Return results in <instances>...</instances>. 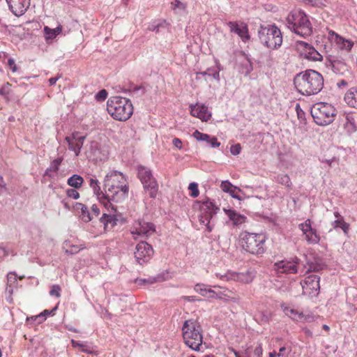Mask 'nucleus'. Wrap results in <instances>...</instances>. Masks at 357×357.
<instances>
[{
  "instance_id": "obj_1",
  "label": "nucleus",
  "mask_w": 357,
  "mask_h": 357,
  "mask_svg": "<svg viewBox=\"0 0 357 357\" xmlns=\"http://www.w3.org/2000/svg\"><path fill=\"white\" fill-rule=\"evenodd\" d=\"M294 84L300 93L311 96L318 93L322 89L324 78L319 73L307 70L295 76Z\"/></svg>"
},
{
  "instance_id": "obj_2",
  "label": "nucleus",
  "mask_w": 357,
  "mask_h": 357,
  "mask_svg": "<svg viewBox=\"0 0 357 357\" xmlns=\"http://www.w3.org/2000/svg\"><path fill=\"white\" fill-rule=\"evenodd\" d=\"M184 343L194 351H201L203 343L202 329L200 324L194 319L184 321L182 327Z\"/></svg>"
},
{
  "instance_id": "obj_3",
  "label": "nucleus",
  "mask_w": 357,
  "mask_h": 357,
  "mask_svg": "<svg viewBox=\"0 0 357 357\" xmlns=\"http://www.w3.org/2000/svg\"><path fill=\"white\" fill-rule=\"evenodd\" d=\"M287 27L295 33L303 37L309 36L312 33V26L307 15L302 10H293L286 19Z\"/></svg>"
},
{
  "instance_id": "obj_4",
  "label": "nucleus",
  "mask_w": 357,
  "mask_h": 357,
  "mask_svg": "<svg viewBox=\"0 0 357 357\" xmlns=\"http://www.w3.org/2000/svg\"><path fill=\"white\" fill-rule=\"evenodd\" d=\"M258 37L264 46L268 49L279 48L282 43V36L280 30L273 24L261 26L258 30Z\"/></svg>"
},
{
  "instance_id": "obj_5",
  "label": "nucleus",
  "mask_w": 357,
  "mask_h": 357,
  "mask_svg": "<svg viewBox=\"0 0 357 357\" xmlns=\"http://www.w3.org/2000/svg\"><path fill=\"white\" fill-rule=\"evenodd\" d=\"M311 115L317 125L326 126L335 120L336 109L329 103L317 102L312 107Z\"/></svg>"
},
{
  "instance_id": "obj_6",
  "label": "nucleus",
  "mask_w": 357,
  "mask_h": 357,
  "mask_svg": "<svg viewBox=\"0 0 357 357\" xmlns=\"http://www.w3.org/2000/svg\"><path fill=\"white\" fill-rule=\"evenodd\" d=\"M243 248L253 255H260L264 252L266 236L263 234L243 231L240 235Z\"/></svg>"
},
{
  "instance_id": "obj_7",
  "label": "nucleus",
  "mask_w": 357,
  "mask_h": 357,
  "mask_svg": "<svg viewBox=\"0 0 357 357\" xmlns=\"http://www.w3.org/2000/svg\"><path fill=\"white\" fill-rule=\"evenodd\" d=\"M133 112L130 100L120 96H113V119L123 121L128 120Z\"/></svg>"
},
{
  "instance_id": "obj_8",
  "label": "nucleus",
  "mask_w": 357,
  "mask_h": 357,
  "mask_svg": "<svg viewBox=\"0 0 357 357\" xmlns=\"http://www.w3.org/2000/svg\"><path fill=\"white\" fill-rule=\"evenodd\" d=\"M137 176L143 184L144 190L149 192L150 197L155 198L158 191V184L151 170L144 166H138Z\"/></svg>"
},
{
  "instance_id": "obj_9",
  "label": "nucleus",
  "mask_w": 357,
  "mask_h": 357,
  "mask_svg": "<svg viewBox=\"0 0 357 357\" xmlns=\"http://www.w3.org/2000/svg\"><path fill=\"white\" fill-rule=\"evenodd\" d=\"M109 176V174L105 176L102 190H101L97 179L91 178L89 181V185L93 189V193L96 195L99 202L107 209L112 207V199L107 193L112 191V185H109L107 183Z\"/></svg>"
},
{
  "instance_id": "obj_10",
  "label": "nucleus",
  "mask_w": 357,
  "mask_h": 357,
  "mask_svg": "<svg viewBox=\"0 0 357 357\" xmlns=\"http://www.w3.org/2000/svg\"><path fill=\"white\" fill-rule=\"evenodd\" d=\"M129 188L124 176L113 171V202H122L128 197Z\"/></svg>"
},
{
  "instance_id": "obj_11",
  "label": "nucleus",
  "mask_w": 357,
  "mask_h": 357,
  "mask_svg": "<svg viewBox=\"0 0 357 357\" xmlns=\"http://www.w3.org/2000/svg\"><path fill=\"white\" fill-rule=\"evenodd\" d=\"M195 204L199 205L201 211L199 222L205 225L208 231L211 232L213 228V225L211 224V220L216 214L219 208L215 206L208 198L204 201H197Z\"/></svg>"
},
{
  "instance_id": "obj_12",
  "label": "nucleus",
  "mask_w": 357,
  "mask_h": 357,
  "mask_svg": "<svg viewBox=\"0 0 357 357\" xmlns=\"http://www.w3.org/2000/svg\"><path fill=\"white\" fill-rule=\"evenodd\" d=\"M155 231V226L151 222H148L142 220L135 221L130 229L134 238L138 237H149L153 235Z\"/></svg>"
},
{
  "instance_id": "obj_13",
  "label": "nucleus",
  "mask_w": 357,
  "mask_h": 357,
  "mask_svg": "<svg viewBox=\"0 0 357 357\" xmlns=\"http://www.w3.org/2000/svg\"><path fill=\"white\" fill-rule=\"evenodd\" d=\"M134 255L136 261L143 265L151 259L153 255V249L150 244L141 241L136 245Z\"/></svg>"
},
{
  "instance_id": "obj_14",
  "label": "nucleus",
  "mask_w": 357,
  "mask_h": 357,
  "mask_svg": "<svg viewBox=\"0 0 357 357\" xmlns=\"http://www.w3.org/2000/svg\"><path fill=\"white\" fill-rule=\"evenodd\" d=\"M320 278L315 275H310L306 277L300 282L303 289V294L309 296H317L319 294Z\"/></svg>"
},
{
  "instance_id": "obj_15",
  "label": "nucleus",
  "mask_w": 357,
  "mask_h": 357,
  "mask_svg": "<svg viewBox=\"0 0 357 357\" xmlns=\"http://www.w3.org/2000/svg\"><path fill=\"white\" fill-rule=\"evenodd\" d=\"M298 228L302 231L306 241L309 244L315 245L319 243L321 237L316 229L312 227L310 219H307L304 222L299 224Z\"/></svg>"
},
{
  "instance_id": "obj_16",
  "label": "nucleus",
  "mask_w": 357,
  "mask_h": 357,
  "mask_svg": "<svg viewBox=\"0 0 357 357\" xmlns=\"http://www.w3.org/2000/svg\"><path fill=\"white\" fill-rule=\"evenodd\" d=\"M300 263V259L295 257L292 261L282 260L275 264V269L281 273L294 274L298 272L297 266Z\"/></svg>"
},
{
  "instance_id": "obj_17",
  "label": "nucleus",
  "mask_w": 357,
  "mask_h": 357,
  "mask_svg": "<svg viewBox=\"0 0 357 357\" xmlns=\"http://www.w3.org/2000/svg\"><path fill=\"white\" fill-rule=\"evenodd\" d=\"M12 13L20 17L24 15L30 6V0H6Z\"/></svg>"
},
{
  "instance_id": "obj_18",
  "label": "nucleus",
  "mask_w": 357,
  "mask_h": 357,
  "mask_svg": "<svg viewBox=\"0 0 357 357\" xmlns=\"http://www.w3.org/2000/svg\"><path fill=\"white\" fill-rule=\"evenodd\" d=\"M227 26L231 33L237 34L243 42L250 40L248 28L246 24L243 22H229Z\"/></svg>"
},
{
  "instance_id": "obj_19",
  "label": "nucleus",
  "mask_w": 357,
  "mask_h": 357,
  "mask_svg": "<svg viewBox=\"0 0 357 357\" xmlns=\"http://www.w3.org/2000/svg\"><path fill=\"white\" fill-rule=\"evenodd\" d=\"M304 266L307 268V271L305 272L307 273L312 271L318 272L322 271L326 268V265L321 257L310 255L307 258L306 265Z\"/></svg>"
},
{
  "instance_id": "obj_20",
  "label": "nucleus",
  "mask_w": 357,
  "mask_h": 357,
  "mask_svg": "<svg viewBox=\"0 0 357 357\" xmlns=\"http://www.w3.org/2000/svg\"><path fill=\"white\" fill-rule=\"evenodd\" d=\"M190 109L191 114L203 121H207L211 117V114L208 111L207 107L204 105H191Z\"/></svg>"
},
{
  "instance_id": "obj_21",
  "label": "nucleus",
  "mask_w": 357,
  "mask_h": 357,
  "mask_svg": "<svg viewBox=\"0 0 357 357\" xmlns=\"http://www.w3.org/2000/svg\"><path fill=\"white\" fill-rule=\"evenodd\" d=\"M329 40L335 43L337 47L342 50H350L353 47V43L341 37L333 31L328 33Z\"/></svg>"
},
{
  "instance_id": "obj_22",
  "label": "nucleus",
  "mask_w": 357,
  "mask_h": 357,
  "mask_svg": "<svg viewBox=\"0 0 357 357\" xmlns=\"http://www.w3.org/2000/svg\"><path fill=\"white\" fill-rule=\"evenodd\" d=\"M192 136L197 141L206 142L212 148H217L220 145V143L218 142L215 137H211L209 135L201 132L197 130L193 132Z\"/></svg>"
},
{
  "instance_id": "obj_23",
  "label": "nucleus",
  "mask_w": 357,
  "mask_h": 357,
  "mask_svg": "<svg viewBox=\"0 0 357 357\" xmlns=\"http://www.w3.org/2000/svg\"><path fill=\"white\" fill-rule=\"evenodd\" d=\"M328 67H330L332 70L337 75H344L349 71L348 66L340 60H330Z\"/></svg>"
},
{
  "instance_id": "obj_24",
  "label": "nucleus",
  "mask_w": 357,
  "mask_h": 357,
  "mask_svg": "<svg viewBox=\"0 0 357 357\" xmlns=\"http://www.w3.org/2000/svg\"><path fill=\"white\" fill-rule=\"evenodd\" d=\"M281 308L282 309L284 314L288 316L289 318L296 320V321H301L303 319H306V317L303 314V312H298L297 310L290 307L285 305L284 304L281 305Z\"/></svg>"
},
{
  "instance_id": "obj_25",
  "label": "nucleus",
  "mask_w": 357,
  "mask_h": 357,
  "mask_svg": "<svg viewBox=\"0 0 357 357\" xmlns=\"http://www.w3.org/2000/svg\"><path fill=\"white\" fill-rule=\"evenodd\" d=\"M303 44L304 54L307 59L314 61L322 60V55L318 51H317L312 45L305 43H304Z\"/></svg>"
},
{
  "instance_id": "obj_26",
  "label": "nucleus",
  "mask_w": 357,
  "mask_h": 357,
  "mask_svg": "<svg viewBox=\"0 0 357 357\" xmlns=\"http://www.w3.org/2000/svg\"><path fill=\"white\" fill-rule=\"evenodd\" d=\"M346 103L351 107L357 109V86L351 87L344 95Z\"/></svg>"
},
{
  "instance_id": "obj_27",
  "label": "nucleus",
  "mask_w": 357,
  "mask_h": 357,
  "mask_svg": "<svg viewBox=\"0 0 357 357\" xmlns=\"http://www.w3.org/2000/svg\"><path fill=\"white\" fill-rule=\"evenodd\" d=\"M165 280L162 274H159L155 277H149L146 279L137 278L135 280V284L139 286H149L156 282H161Z\"/></svg>"
},
{
  "instance_id": "obj_28",
  "label": "nucleus",
  "mask_w": 357,
  "mask_h": 357,
  "mask_svg": "<svg viewBox=\"0 0 357 357\" xmlns=\"http://www.w3.org/2000/svg\"><path fill=\"white\" fill-rule=\"evenodd\" d=\"M225 213L229 217V218L233 222L234 225H240L245 222L246 218L244 215H242L238 213H236L234 210L231 209H224Z\"/></svg>"
},
{
  "instance_id": "obj_29",
  "label": "nucleus",
  "mask_w": 357,
  "mask_h": 357,
  "mask_svg": "<svg viewBox=\"0 0 357 357\" xmlns=\"http://www.w3.org/2000/svg\"><path fill=\"white\" fill-rule=\"evenodd\" d=\"M75 208L77 211H80L79 216L84 222H89L92 220V216L85 204L77 202L75 205Z\"/></svg>"
},
{
  "instance_id": "obj_30",
  "label": "nucleus",
  "mask_w": 357,
  "mask_h": 357,
  "mask_svg": "<svg viewBox=\"0 0 357 357\" xmlns=\"http://www.w3.org/2000/svg\"><path fill=\"white\" fill-rule=\"evenodd\" d=\"M62 26H58L55 29H51L47 26L44 27V33L46 40H53L61 33Z\"/></svg>"
},
{
  "instance_id": "obj_31",
  "label": "nucleus",
  "mask_w": 357,
  "mask_h": 357,
  "mask_svg": "<svg viewBox=\"0 0 357 357\" xmlns=\"http://www.w3.org/2000/svg\"><path fill=\"white\" fill-rule=\"evenodd\" d=\"M83 183L84 178L78 174H73L72 176L69 177L67 181L68 185L75 189L81 188Z\"/></svg>"
},
{
  "instance_id": "obj_32",
  "label": "nucleus",
  "mask_w": 357,
  "mask_h": 357,
  "mask_svg": "<svg viewBox=\"0 0 357 357\" xmlns=\"http://www.w3.org/2000/svg\"><path fill=\"white\" fill-rule=\"evenodd\" d=\"M57 310V306H55L52 310H45L40 314L36 315L35 317H32L31 319H33L35 321H38V324H40L43 322L46 319V317L47 315H54L56 310Z\"/></svg>"
},
{
  "instance_id": "obj_33",
  "label": "nucleus",
  "mask_w": 357,
  "mask_h": 357,
  "mask_svg": "<svg viewBox=\"0 0 357 357\" xmlns=\"http://www.w3.org/2000/svg\"><path fill=\"white\" fill-rule=\"evenodd\" d=\"M332 226L334 229L341 228L344 234H347L349 229V225L344 221V218H340L334 220L332 222Z\"/></svg>"
},
{
  "instance_id": "obj_34",
  "label": "nucleus",
  "mask_w": 357,
  "mask_h": 357,
  "mask_svg": "<svg viewBox=\"0 0 357 357\" xmlns=\"http://www.w3.org/2000/svg\"><path fill=\"white\" fill-rule=\"evenodd\" d=\"M220 187L222 191L229 192L232 197L239 199L234 193L236 188L234 187L230 182L227 181H222Z\"/></svg>"
},
{
  "instance_id": "obj_35",
  "label": "nucleus",
  "mask_w": 357,
  "mask_h": 357,
  "mask_svg": "<svg viewBox=\"0 0 357 357\" xmlns=\"http://www.w3.org/2000/svg\"><path fill=\"white\" fill-rule=\"evenodd\" d=\"M275 181L277 183L284 185L288 189H291L292 183L289 176L287 174H279L276 176Z\"/></svg>"
},
{
  "instance_id": "obj_36",
  "label": "nucleus",
  "mask_w": 357,
  "mask_h": 357,
  "mask_svg": "<svg viewBox=\"0 0 357 357\" xmlns=\"http://www.w3.org/2000/svg\"><path fill=\"white\" fill-rule=\"evenodd\" d=\"M346 122L344 123V128L348 132H352L356 130V121L354 118L351 115L347 114L345 116Z\"/></svg>"
},
{
  "instance_id": "obj_37",
  "label": "nucleus",
  "mask_w": 357,
  "mask_h": 357,
  "mask_svg": "<svg viewBox=\"0 0 357 357\" xmlns=\"http://www.w3.org/2000/svg\"><path fill=\"white\" fill-rule=\"evenodd\" d=\"M63 161V158L59 157L54 159L50 164V167L45 171V175H49V172H57L59 168V165Z\"/></svg>"
},
{
  "instance_id": "obj_38",
  "label": "nucleus",
  "mask_w": 357,
  "mask_h": 357,
  "mask_svg": "<svg viewBox=\"0 0 357 357\" xmlns=\"http://www.w3.org/2000/svg\"><path fill=\"white\" fill-rule=\"evenodd\" d=\"M126 222V218L121 213L117 212L116 209L113 207V226Z\"/></svg>"
},
{
  "instance_id": "obj_39",
  "label": "nucleus",
  "mask_w": 357,
  "mask_h": 357,
  "mask_svg": "<svg viewBox=\"0 0 357 357\" xmlns=\"http://www.w3.org/2000/svg\"><path fill=\"white\" fill-rule=\"evenodd\" d=\"M71 344H72V346L73 347H79L81 349V351L84 352V353H86V354H91L92 353V349L90 347H89L88 345L84 344V343H81L78 341H76V340H71Z\"/></svg>"
},
{
  "instance_id": "obj_40",
  "label": "nucleus",
  "mask_w": 357,
  "mask_h": 357,
  "mask_svg": "<svg viewBox=\"0 0 357 357\" xmlns=\"http://www.w3.org/2000/svg\"><path fill=\"white\" fill-rule=\"evenodd\" d=\"M199 75L203 76L208 75V77H213L214 79L220 80V73L218 70H213L212 68H208L206 71L199 73Z\"/></svg>"
},
{
  "instance_id": "obj_41",
  "label": "nucleus",
  "mask_w": 357,
  "mask_h": 357,
  "mask_svg": "<svg viewBox=\"0 0 357 357\" xmlns=\"http://www.w3.org/2000/svg\"><path fill=\"white\" fill-rule=\"evenodd\" d=\"M10 86L11 84L9 82H6L0 88V95L4 98H8V95L10 92Z\"/></svg>"
},
{
  "instance_id": "obj_42",
  "label": "nucleus",
  "mask_w": 357,
  "mask_h": 357,
  "mask_svg": "<svg viewBox=\"0 0 357 357\" xmlns=\"http://www.w3.org/2000/svg\"><path fill=\"white\" fill-rule=\"evenodd\" d=\"M188 190H190V195L193 197V198H195L197 197H198L199 194V191L198 190V185L197 183H190L189 184V186H188Z\"/></svg>"
},
{
  "instance_id": "obj_43",
  "label": "nucleus",
  "mask_w": 357,
  "mask_h": 357,
  "mask_svg": "<svg viewBox=\"0 0 357 357\" xmlns=\"http://www.w3.org/2000/svg\"><path fill=\"white\" fill-rule=\"evenodd\" d=\"M195 291L199 294H200L203 296H206L208 295V289H207L206 285L203 284H197L195 286Z\"/></svg>"
},
{
  "instance_id": "obj_44",
  "label": "nucleus",
  "mask_w": 357,
  "mask_h": 357,
  "mask_svg": "<svg viewBox=\"0 0 357 357\" xmlns=\"http://www.w3.org/2000/svg\"><path fill=\"white\" fill-rule=\"evenodd\" d=\"M17 284V280L16 278V274L15 272H9L7 275V284L8 285L16 286Z\"/></svg>"
},
{
  "instance_id": "obj_45",
  "label": "nucleus",
  "mask_w": 357,
  "mask_h": 357,
  "mask_svg": "<svg viewBox=\"0 0 357 357\" xmlns=\"http://www.w3.org/2000/svg\"><path fill=\"white\" fill-rule=\"evenodd\" d=\"M61 287L58 284H54L52 285L50 291V295L52 296H55L56 298H59L61 296Z\"/></svg>"
},
{
  "instance_id": "obj_46",
  "label": "nucleus",
  "mask_w": 357,
  "mask_h": 357,
  "mask_svg": "<svg viewBox=\"0 0 357 357\" xmlns=\"http://www.w3.org/2000/svg\"><path fill=\"white\" fill-rule=\"evenodd\" d=\"M66 195L68 197L73 198L74 199H77L79 198V193L74 188L68 189L66 190Z\"/></svg>"
},
{
  "instance_id": "obj_47",
  "label": "nucleus",
  "mask_w": 357,
  "mask_h": 357,
  "mask_svg": "<svg viewBox=\"0 0 357 357\" xmlns=\"http://www.w3.org/2000/svg\"><path fill=\"white\" fill-rule=\"evenodd\" d=\"M107 94L105 89H102L96 95V100L98 102L104 101L107 98Z\"/></svg>"
},
{
  "instance_id": "obj_48",
  "label": "nucleus",
  "mask_w": 357,
  "mask_h": 357,
  "mask_svg": "<svg viewBox=\"0 0 357 357\" xmlns=\"http://www.w3.org/2000/svg\"><path fill=\"white\" fill-rule=\"evenodd\" d=\"M235 277H236L237 280H241L245 283H249L252 280L250 275L244 273L237 274Z\"/></svg>"
},
{
  "instance_id": "obj_49",
  "label": "nucleus",
  "mask_w": 357,
  "mask_h": 357,
  "mask_svg": "<svg viewBox=\"0 0 357 357\" xmlns=\"http://www.w3.org/2000/svg\"><path fill=\"white\" fill-rule=\"evenodd\" d=\"M65 140L68 144V149L74 151V153L76 154V148L77 146L76 143L71 139L70 136L66 137Z\"/></svg>"
},
{
  "instance_id": "obj_50",
  "label": "nucleus",
  "mask_w": 357,
  "mask_h": 357,
  "mask_svg": "<svg viewBox=\"0 0 357 357\" xmlns=\"http://www.w3.org/2000/svg\"><path fill=\"white\" fill-rule=\"evenodd\" d=\"M165 24V22L158 23V24H152L149 25L148 29L151 31H155L156 33H158L160 31V29L161 27H163Z\"/></svg>"
},
{
  "instance_id": "obj_51",
  "label": "nucleus",
  "mask_w": 357,
  "mask_h": 357,
  "mask_svg": "<svg viewBox=\"0 0 357 357\" xmlns=\"http://www.w3.org/2000/svg\"><path fill=\"white\" fill-rule=\"evenodd\" d=\"M302 1L312 6L319 7L324 5V0H302Z\"/></svg>"
},
{
  "instance_id": "obj_52",
  "label": "nucleus",
  "mask_w": 357,
  "mask_h": 357,
  "mask_svg": "<svg viewBox=\"0 0 357 357\" xmlns=\"http://www.w3.org/2000/svg\"><path fill=\"white\" fill-rule=\"evenodd\" d=\"M100 222L104 224L105 227L108 223H112V215L104 213L102 216L100 218Z\"/></svg>"
},
{
  "instance_id": "obj_53",
  "label": "nucleus",
  "mask_w": 357,
  "mask_h": 357,
  "mask_svg": "<svg viewBox=\"0 0 357 357\" xmlns=\"http://www.w3.org/2000/svg\"><path fill=\"white\" fill-rule=\"evenodd\" d=\"M172 8L175 10L178 8L181 10H184L186 8L185 4L180 1L179 0H175L174 3H172Z\"/></svg>"
},
{
  "instance_id": "obj_54",
  "label": "nucleus",
  "mask_w": 357,
  "mask_h": 357,
  "mask_svg": "<svg viewBox=\"0 0 357 357\" xmlns=\"http://www.w3.org/2000/svg\"><path fill=\"white\" fill-rule=\"evenodd\" d=\"M85 139H86L85 137H82V138H79V139H77L78 141H75V142L77 145V148H76V156H78L79 155L81 149L82 148V146H83Z\"/></svg>"
},
{
  "instance_id": "obj_55",
  "label": "nucleus",
  "mask_w": 357,
  "mask_h": 357,
  "mask_svg": "<svg viewBox=\"0 0 357 357\" xmlns=\"http://www.w3.org/2000/svg\"><path fill=\"white\" fill-rule=\"evenodd\" d=\"M241 147L239 144L233 145L230 148L231 153L234 155H237L241 153Z\"/></svg>"
},
{
  "instance_id": "obj_56",
  "label": "nucleus",
  "mask_w": 357,
  "mask_h": 357,
  "mask_svg": "<svg viewBox=\"0 0 357 357\" xmlns=\"http://www.w3.org/2000/svg\"><path fill=\"white\" fill-rule=\"evenodd\" d=\"M230 293H231V291L228 289H226L223 291H216V294L218 295V296H216V298L222 299V298H223L224 296L230 297V296H229Z\"/></svg>"
},
{
  "instance_id": "obj_57",
  "label": "nucleus",
  "mask_w": 357,
  "mask_h": 357,
  "mask_svg": "<svg viewBox=\"0 0 357 357\" xmlns=\"http://www.w3.org/2000/svg\"><path fill=\"white\" fill-rule=\"evenodd\" d=\"M10 250L6 247L0 245V258H4L9 255Z\"/></svg>"
},
{
  "instance_id": "obj_58",
  "label": "nucleus",
  "mask_w": 357,
  "mask_h": 357,
  "mask_svg": "<svg viewBox=\"0 0 357 357\" xmlns=\"http://www.w3.org/2000/svg\"><path fill=\"white\" fill-rule=\"evenodd\" d=\"M263 354V349L261 345L259 344L257 346L254 350V356L255 357H261Z\"/></svg>"
},
{
  "instance_id": "obj_59",
  "label": "nucleus",
  "mask_w": 357,
  "mask_h": 357,
  "mask_svg": "<svg viewBox=\"0 0 357 357\" xmlns=\"http://www.w3.org/2000/svg\"><path fill=\"white\" fill-rule=\"evenodd\" d=\"M8 65L10 68V69L13 71V72H16L17 70V66L15 64V60L12 58H9L8 60Z\"/></svg>"
},
{
  "instance_id": "obj_60",
  "label": "nucleus",
  "mask_w": 357,
  "mask_h": 357,
  "mask_svg": "<svg viewBox=\"0 0 357 357\" xmlns=\"http://www.w3.org/2000/svg\"><path fill=\"white\" fill-rule=\"evenodd\" d=\"M321 161L322 162H326V164H328L329 166L331 167L332 164L333 162H336L337 161V160L335 157H333L331 159L322 158V159H321Z\"/></svg>"
},
{
  "instance_id": "obj_61",
  "label": "nucleus",
  "mask_w": 357,
  "mask_h": 357,
  "mask_svg": "<svg viewBox=\"0 0 357 357\" xmlns=\"http://www.w3.org/2000/svg\"><path fill=\"white\" fill-rule=\"evenodd\" d=\"M70 137H71V139L75 142V141H78L77 139H79V138H82V137H85L86 138V136L80 135L78 132H74L72 134V136Z\"/></svg>"
},
{
  "instance_id": "obj_62",
  "label": "nucleus",
  "mask_w": 357,
  "mask_h": 357,
  "mask_svg": "<svg viewBox=\"0 0 357 357\" xmlns=\"http://www.w3.org/2000/svg\"><path fill=\"white\" fill-rule=\"evenodd\" d=\"M174 146L181 149L182 148V142L178 138H174L172 141Z\"/></svg>"
},
{
  "instance_id": "obj_63",
  "label": "nucleus",
  "mask_w": 357,
  "mask_h": 357,
  "mask_svg": "<svg viewBox=\"0 0 357 357\" xmlns=\"http://www.w3.org/2000/svg\"><path fill=\"white\" fill-rule=\"evenodd\" d=\"M78 251H79L78 248L77 246L73 245L70 249H67L66 250V252L67 254L74 255V254L77 253Z\"/></svg>"
},
{
  "instance_id": "obj_64",
  "label": "nucleus",
  "mask_w": 357,
  "mask_h": 357,
  "mask_svg": "<svg viewBox=\"0 0 357 357\" xmlns=\"http://www.w3.org/2000/svg\"><path fill=\"white\" fill-rule=\"evenodd\" d=\"M245 75H248L252 70L251 63L249 61H247L246 63L245 64Z\"/></svg>"
}]
</instances>
